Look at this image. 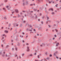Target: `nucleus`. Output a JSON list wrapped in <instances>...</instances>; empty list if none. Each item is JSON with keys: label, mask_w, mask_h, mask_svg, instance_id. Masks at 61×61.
I'll list each match as a JSON object with an SVG mask.
<instances>
[{"label": "nucleus", "mask_w": 61, "mask_h": 61, "mask_svg": "<svg viewBox=\"0 0 61 61\" xmlns=\"http://www.w3.org/2000/svg\"><path fill=\"white\" fill-rule=\"evenodd\" d=\"M45 45H46V44H45V43H42V45L41 44L40 45V46L41 47H42L43 46H45Z\"/></svg>", "instance_id": "nucleus-1"}, {"label": "nucleus", "mask_w": 61, "mask_h": 61, "mask_svg": "<svg viewBox=\"0 0 61 61\" xmlns=\"http://www.w3.org/2000/svg\"><path fill=\"white\" fill-rule=\"evenodd\" d=\"M6 8H8L7 9L8 10H10V8H11V7H10V6H6Z\"/></svg>", "instance_id": "nucleus-2"}, {"label": "nucleus", "mask_w": 61, "mask_h": 61, "mask_svg": "<svg viewBox=\"0 0 61 61\" xmlns=\"http://www.w3.org/2000/svg\"><path fill=\"white\" fill-rule=\"evenodd\" d=\"M15 12L16 13H18L19 12V11H18V10L17 9H16L15 10Z\"/></svg>", "instance_id": "nucleus-3"}, {"label": "nucleus", "mask_w": 61, "mask_h": 61, "mask_svg": "<svg viewBox=\"0 0 61 61\" xmlns=\"http://www.w3.org/2000/svg\"><path fill=\"white\" fill-rule=\"evenodd\" d=\"M27 50L28 51H29V47L28 46H27Z\"/></svg>", "instance_id": "nucleus-4"}, {"label": "nucleus", "mask_w": 61, "mask_h": 61, "mask_svg": "<svg viewBox=\"0 0 61 61\" xmlns=\"http://www.w3.org/2000/svg\"><path fill=\"white\" fill-rule=\"evenodd\" d=\"M2 37H6V36L5 35V34H3Z\"/></svg>", "instance_id": "nucleus-5"}, {"label": "nucleus", "mask_w": 61, "mask_h": 61, "mask_svg": "<svg viewBox=\"0 0 61 61\" xmlns=\"http://www.w3.org/2000/svg\"><path fill=\"white\" fill-rule=\"evenodd\" d=\"M17 47H15V50H16V51H17Z\"/></svg>", "instance_id": "nucleus-6"}, {"label": "nucleus", "mask_w": 61, "mask_h": 61, "mask_svg": "<svg viewBox=\"0 0 61 61\" xmlns=\"http://www.w3.org/2000/svg\"><path fill=\"white\" fill-rule=\"evenodd\" d=\"M52 1H49V4H51V3H52Z\"/></svg>", "instance_id": "nucleus-7"}, {"label": "nucleus", "mask_w": 61, "mask_h": 61, "mask_svg": "<svg viewBox=\"0 0 61 61\" xmlns=\"http://www.w3.org/2000/svg\"><path fill=\"white\" fill-rule=\"evenodd\" d=\"M49 10H51V11H53V9H49Z\"/></svg>", "instance_id": "nucleus-8"}, {"label": "nucleus", "mask_w": 61, "mask_h": 61, "mask_svg": "<svg viewBox=\"0 0 61 61\" xmlns=\"http://www.w3.org/2000/svg\"><path fill=\"white\" fill-rule=\"evenodd\" d=\"M5 32V33H8V31H7L6 30H5V31H4Z\"/></svg>", "instance_id": "nucleus-9"}, {"label": "nucleus", "mask_w": 61, "mask_h": 61, "mask_svg": "<svg viewBox=\"0 0 61 61\" xmlns=\"http://www.w3.org/2000/svg\"><path fill=\"white\" fill-rule=\"evenodd\" d=\"M25 4L26 5H28V1H26L25 2Z\"/></svg>", "instance_id": "nucleus-10"}, {"label": "nucleus", "mask_w": 61, "mask_h": 61, "mask_svg": "<svg viewBox=\"0 0 61 61\" xmlns=\"http://www.w3.org/2000/svg\"><path fill=\"white\" fill-rule=\"evenodd\" d=\"M4 19H5V20H6V19H7L6 18V16L5 17H4Z\"/></svg>", "instance_id": "nucleus-11"}, {"label": "nucleus", "mask_w": 61, "mask_h": 61, "mask_svg": "<svg viewBox=\"0 0 61 61\" xmlns=\"http://www.w3.org/2000/svg\"><path fill=\"white\" fill-rule=\"evenodd\" d=\"M58 45H59V43H56V46H58Z\"/></svg>", "instance_id": "nucleus-12"}, {"label": "nucleus", "mask_w": 61, "mask_h": 61, "mask_svg": "<svg viewBox=\"0 0 61 61\" xmlns=\"http://www.w3.org/2000/svg\"><path fill=\"white\" fill-rule=\"evenodd\" d=\"M32 29H31V30H29V31H31L30 33H31L32 32L31 31H32Z\"/></svg>", "instance_id": "nucleus-13"}, {"label": "nucleus", "mask_w": 61, "mask_h": 61, "mask_svg": "<svg viewBox=\"0 0 61 61\" xmlns=\"http://www.w3.org/2000/svg\"><path fill=\"white\" fill-rule=\"evenodd\" d=\"M29 56H31V57L33 56V55H32V54H30L29 55Z\"/></svg>", "instance_id": "nucleus-14"}, {"label": "nucleus", "mask_w": 61, "mask_h": 61, "mask_svg": "<svg viewBox=\"0 0 61 61\" xmlns=\"http://www.w3.org/2000/svg\"><path fill=\"white\" fill-rule=\"evenodd\" d=\"M37 15H36L35 17V18H36V19H37Z\"/></svg>", "instance_id": "nucleus-15"}, {"label": "nucleus", "mask_w": 61, "mask_h": 61, "mask_svg": "<svg viewBox=\"0 0 61 61\" xmlns=\"http://www.w3.org/2000/svg\"><path fill=\"white\" fill-rule=\"evenodd\" d=\"M22 56H25V54L24 53H23L22 54Z\"/></svg>", "instance_id": "nucleus-16"}, {"label": "nucleus", "mask_w": 61, "mask_h": 61, "mask_svg": "<svg viewBox=\"0 0 61 61\" xmlns=\"http://www.w3.org/2000/svg\"><path fill=\"white\" fill-rule=\"evenodd\" d=\"M25 3H23V5H25Z\"/></svg>", "instance_id": "nucleus-17"}, {"label": "nucleus", "mask_w": 61, "mask_h": 61, "mask_svg": "<svg viewBox=\"0 0 61 61\" xmlns=\"http://www.w3.org/2000/svg\"><path fill=\"white\" fill-rule=\"evenodd\" d=\"M39 29H42V28H41V27H40L39 28Z\"/></svg>", "instance_id": "nucleus-18"}, {"label": "nucleus", "mask_w": 61, "mask_h": 61, "mask_svg": "<svg viewBox=\"0 0 61 61\" xmlns=\"http://www.w3.org/2000/svg\"><path fill=\"white\" fill-rule=\"evenodd\" d=\"M0 55H2V52H0Z\"/></svg>", "instance_id": "nucleus-19"}, {"label": "nucleus", "mask_w": 61, "mask_h": 61, "mask_svg": "<svg viewBox=\"0 0 61 61\" xmlns=\"http://www.w3.org/2000/svg\"><path fill=\"white\" fill-rule=\"evenodd\" d=\"M46 59H47V60H49V59H50V58H47Z\"/></svg>", "instance_id": "nucleus-20"}, {"label": "nucleus", "mask_w": 61, "mask_h": 61, "mask_svg": "<svg viewBox=\"0 0 61 61\" xmlns=\"http://www.w3.org/2000/svg\"><path fill=\"white\" fill-rule=\"evenodd\" d=\"M57 6H58V4H56V7H57Z\"/></svg>", "instance_id": "nucleus-21"}, {"label": "nucleus", "mask_w": 61, "mask_h": 61, "mask_svg": "<svg viewBox=\"0 0 61 61\" xmlns=\"http://www.w3.org/2000/svg\"><path fill=\"white\" fill-rule=\"evenodd\" d=\"M54 14H55V13H54V12H52V13H51V14L52 15H54Z\"/></svg>", "instance_id": "nucleus-22"}, {"label": "nucleus", "mask_w": 61, "mask_h": 61, "mask_svg": "<svg viewBox=\"0 0 61 61\" xmlns=\"http://www.w3.org/2000/svg\"><path fill=\"white\" fill-rule=\"evenodd\" d=\"M26 44L27 46H28V45H29V44L28 43H26Z\"/></svg>", "instance_id": "nucleus-23"}, {"label": "nucleus", "mask_w": 61, "mask_h": 61, "mask_svg": "<svg viewBox=\"0 0 61 61\" xmlns=\"http://www.w3.org/2000/svg\"><path fill=\"white\" fill-rule=\"evenodd\" d=\"M18 17H20V15H19V14H18Z\"/></svg>", "instance_id": "nucleus-24"}, {"label": "nucleus", "mask_w": 61, "mask_h": 61, "mask_svg": "<svg viewBox=\"0 0 61 61\" xmlns=\"http://www.w3.org/2000/svg\"><path fill=\"white\" fill-rule=\"evenodd\" d=\"M4 2H7V0H5L4 1Z\"/></svg>", "instance_id": "nucleus-25"}, {"label": "nucleus", "mask_w": 61, "mask_h": 61, "mask_svg": "<svg viewBox=\"0 0 61 61\" xmlns=\"http://www.w3.org/2000/svg\"><path fill=\"white\" fill-rule=\"evenodd\" d=\"M39 56H40V55H39L38 56V58H39Z\"/></svg>", "instance_id": "nucleus-26"}, {"label": "nucleus", "mask_w": 61, "mask_h": 61, "mask_svg": "<svg viewBox=\"0 0 61 61\" xmlns=\"http://www.w3.org/2000/svg\"><path fill=\"white\" fill-rule=\"evenodd\" d=\"M25 21H24L23 22V23L24 24H25Z\"/></svg>", "instance_id": "nucleus-27"}, {"label": "nucleus", "mask_w": 61, "mask_h": 61, "mask_svg": "<svg viewBox=\"0 0 61 61\" xmlns=\"http://www.w3.org/2000/svg\"><path fill=\"white\" fill-rule=\"evenodd\" d=\"M1 46L2 47H3V44H2L1 45Z\"/></svg>", "instance_id": "nucleus-28"}, {"label": "nucleus", "mask_w": 61, "mask_h": 61, "mask_svg": "<svg viewBox=\"0 0 61 61\" xmlns=\"http://www.w3.org/2000/svg\"><path fill=\"white\" fill-rule=\"evenodd\" d=\"M9 46L8 45H7L6 46V48H7L8 47H9Z\"/></svg>", "instance_id": "nucleus-29"}, {"label": "nucleus", "mask_w": 61, "mask_h": 61, "mask_svg": "<svg viewBox=\"0 0 61 61\" xmlns=\"http://www.w3.org/2000/svg\"><path fill=\"white\" fill-rule=\"evenodd\" d=\"M55 30H56V32H57V30H56V29H55Z\"/></svg>", "instance_id": "nucleus-30"}, {"label": "nucleus", "mask_w": 61, "mask_h": 61, "mask_svg": "<svg viewBox=\"0 0 61 61\" xmlns=\"http://www.w3.org/2000/svg\"><path fill=\"white\" fill-rule=\"evenodd\" d=\"M49 56H50V57H51V56H52V55H51V54Z\"/></svg>", "instance_id": "nucleus-31"}, {"label": "nucleus", "mask_w": 61, "mask_h": 61, "mask_svg": "<svg viewBox=\"0 0 61 61\" xmlns=\"http://www.w3.org/2000/svg\"><path fill=\"white\" fill-rule=\"evenodd\" d=\"M11 25V24H9V25H8V26H10V25Z\"/></svg>", "instance_id": "nucleus-32"}, {"label": "nucleus", "mask_w": 61, "mask_h": 61, "mask_svg": "<svg viewBox=\"0 0 61 61\" xmlns=\"http://www.w3.org/2000/svg\"><path fill=\"white\" fill-rule=\"evenodd\" d=\"M54 56H56V53H54Z\"/></svg>", "instance_id": "nucleus-33"}, {"label": "nucleus", "mask_w": 61, "mask_h": 61, "mask_svg": "<svg viewBox=\"0 0 61 61\" xmlns=\"http://www.w3.org/2000/svg\"><path fill=\"white\" fill-rule=\"evenodd\" d=\"M16 26H18V24H16Z\"/></svg>", "instance_id": "nucleus-34"}, {"label": "nucleus", "mask_w": 61, "mask_h": 61, "mask_svg": "<svg viewBox=\"0 0 61 61\" xmlns=\"http://www.w3.org/2000/svg\"><path fill=\"white\" fill-rule=\"evenodd\" d=\"M27 36H28L27 35V36H26L25 37V38H27Z\"/></svg>", "instance_id": "nucleus-35"}, {"label": "nucleus", "mask_w": 61, "mask_h": 61, "mask_svg": "<svg viewBox=\"0 0 61 61\" xmlns=\"http://www.w3.org/2000/svg\"><path fill=\"white\" fill-rule=\"evenodd\" d=\"M42 15V14H41V13H40V16H41V15Z\"/></svg>", "instance_id": "nucleus-36"}, {"label": "nucleus", "mask_w": 61, "mask_h": 61, "mask_svg": "<svg viewBox=\"0 0 61 61\" xmlns=\"http://www.w3.org/2000/svg\"><path fill=\"white\" fill-rule=\"evenodd\" d=\"M12 50L13 51V50H14V48H12Z\"/></svg>", "instance_id": "nucleus-37"}, {"label": "nucleus", "mask_w": 61, "mask_h": 61, "mask_svg": "<svg viewBox=\"0 0 61 61\" xmlns=\"http://www.w3.org/2000/svg\"><path fill=\"white\" fill-rule=\"evenodd\" d=\"M16 17H17L16 16H13L14 18H16Z\"/></svg>", "instance_id": "nucleus-38"}, {"label": "nucleus", "mask_w": 61, "mask_h": 61, "mask_svg": "<svg viewBox=\"0 0 61 61\" xmlns=\"http://www.w3.org/2000/svg\"><path fill=\"white\" fill-rule=\"evenodd\" d=\"M3 4H1L0 5V6H2V5Z\"/></svg>", "instance_id": "nucleus-39"}, {"label": "nucleus", "mask_w": 61, "mask_h": 61, "mask_svg": "<svg viewBox=\"0 0 61 61\" xmlns=\"http://www.w3.org/2000/svg\"><path fill=\"white\" fill-rule=\"evenodd\" d=\"M56 58H57V59H58V57L57 56H56Z\"/></svg>", "instance_id": "nucleus-40"}, {"label": "nucleus", "mask_w": 61, "mask_h": 61, "mask_svg": "<svg viewBox=\"0 0 61 61\" xmlns=\"http://www.w3.org/2000/svg\"><path fill=\"white\" fill-rule=\"evenodd\" d=\"M17 55L16 54H15V56H17Z\"/></svg>", "instance_id": "nucleus-41"}, {"label": "nucleus", "mask_w": 61, "mask_h": 61, "mask_svg": "<svg viewBox=\"0 0 61 61\" xmlns=\"http://www.w3.org/2000/svg\"><path fill=\"white\" fill-rule=\"evenodd\" d=\"M54 36L55 37H56V35H55Z\"/></svg>", "instance_id": "nucleus-42"}, {"label": "nucleus", "mask_w": 61, "mask_h": 61, "mask_svg": "<svg viewBox=\"0 0 61 61\" xmlns=\"http://www.w3.org/2000/svg\"><path fill=\"white\" fill-rule=\"evenodd\" d=\"M19 59H21V57L20 56L19 58Z\"/></svg>", "instance_id": "nucleus-43"}, {"label": "nucleus", "mask_w": 61, "mask_h": 61, "mask_svg": "<svg viewBox=\"0 0 61 61\" xmlns=\"http://www.w3.org/2000/svg\"><path fill=\"white\" fill-rule=\"evenodd\" d=\"M22 43H25V41L24 40L22 41Z\"/></svg>", "instance_id": "nucleus-44"}, {"label": "nucleus", "mask_w": 61, "mask_h": 61, "mask_svg": "<svg viewBox=\"0 0 61 61\" xmlns=\"http://www.w3.org/2000/svg\"><path fill=\"white\" fill-rule=\"evenodd\" d=\"M5 8H3V10H5Z\"/></svg>", "instance_id": "nucleus-45"}, {"label": "nucleus", "mask_w": 61, "mask_h": 61, "mask_svg": "<svg viewBox=\"0 0 61 61\" xmlns=\"http://www.w3.org/2000/svg\"><path fill=\"white\" fill-rule=\"evenodd\" d=\"M47 20H48V19H49V17H47Z\"/></svg>", "instance_id": "nucleus-46"}, {"label": "nucleus", "mask_w": 61, "mask_h": 61, "mask_svg": "<svg viewBox=\"0 0 61 61\" xmlns=\"http://www.w3.org/2000/svg\"><path fill=\"white\" fill-rule=\"evenodd\" d=\"M41 24H43V21H41Z\"/></svg>", "instance_id": "nucleus-47"}, {"label": "nucleus", "mask_w": 61, "mask_h": 61, "mask_svg": "<svg viewBox=\"0 0 61 61\" xmlns=\"http://www.w3.org/2000/svg\"><path fill=\"white\" fill-rule=\"evenodd\" d=\"M25 1V0H22V1L23 2H24Z\"/></svg>", "instance_id": "nucleus-48"}, {"label": "nucleus", "mask_w": 61, "mask_h": 61, "mask_svg": "<svg viewBox=\"0 0 61 61\" xmlns=\"http://www.w3.org/2000/svg\"><path fill=\"white\" fill-rule=\"evenodd\" d=\"M14 41L13 40H11V42H13Z\"/></svg>", "instance_id": "nucleus-49"}, {"label": "nucleus", "mask_w": 61, "mask_h": 61, "mask_svg": "<svg viewBox=\"0 0 61 61\" xmlns=\"http://www.w3.org/2000/svg\"><path fill=\"white\" fill-rule=\"evenodd\" d=\"M47 23H48V21H47L46 22V24H47Z\"/></svg>", "instance_id": "nucleus-50"}, {"label": "nucleus", "mask_w": 61, "mask_h": 61, "mask_svg": "<svg viewBox=\"0 0 61 61\" xmlns=\"http://www.w3.org/2000/svg\"><path fill=\"white\" fill-rule=\"evenodd\" d=\"M25 17H26V14H25Z\"/></svg>", "instance_id": "nucleus-51"}, {"label": "nucleus", "mask_w": 61, "mask_h": 61, "mask_svg": "<svg viewBox=\"0 0 61 61\" xmlns=\"http://www.w3.org/2000/svg\"><path fill=\"white\" fill-rule=\"evenodd\" d=\"M8 29H9V30H10V29L9 27L8 28Z\"/></svg>", "instance_id": "nucleus-52"}, {"label": "nucleus", "mask_w": 61, "mask_h": 61, "mask_svg": "<svg viewBox=\"0 0 61 61\" xmlns=\"http://www.w3.org/2000/svg\"><path fill=\"white\" fill-rule=\"evenodd\" d=\"M2 56H5V55H4V54H3L2 55Z\"/></svg>", "instance_id": "nucleus-53"}, {"label": "nucleus", "mask_w": 61, "mask_h": 61, "mask_svg": "<svg viewBox=\"0 0 61 61\" xmlns=\"http://www.w3.org/2000/svg\"><path fill=\"white\" fill-rule=\"evenodd\" d=\"M37 50H35V52H37Z\"/></svg>", "instance_id": "nucleus-54"}, {"label": "nucleus", "mask_w": 61, "mask_h": 61, "mask_svg": "<svg viewBox=\"0 0 61 61\" xmlns=\"http://www.w3.org/2000/svg\"><path fill=\"white\" fill-rule=\"evenodd\" d=\"M33 11H30V12H31V13H33Z\"/></svg>", "instance_id": "nucleus-55"}, {"label": "nucleus", "mask_w": 61, "mask_h": 61, "mask_svg": "<svg viewBox=\"0 0 61 61\" xmlns=\"http://www.w3.org/2000/svg\"><path fill=\"white\" fill-rule=\"evenodd\" d=\"M34 31H36V30L35 29H34Z\"/></svg>", "instance_id": "nucleus-56"}, {"label": "nucleus", "mask_w": 61, "mask_h": 61, "mask_svg": "<svg viewBox=\"0 0 61 61\" xmlns=\"http://www.w3.org/2000/svg\"><path fill=\"white\" fill-rule=\"evenodd\" d=\"M45 54H46V55H47V52Z\"/></svg>", "instance_id": "nucleus-57"}, {"label": "nucleus", "mask_w": 61, "mask_h": 61, "mask_svg": "<svg viewBox=\"0 0 61 61\" xmlns=\"http://www.w3.org/2000/svg\"><path fill=\"white\" fill-rule=\"evenodd\" d=\"M59 9L60 10H61V7H60V8H59Z\"/></svg>", "instance_id": "nucleus-58"}, {"label": "nucleus", "mask_w": 61, "mask_h": 61, "mask_svg": "<svg viewBox=\"0 0 61 61\" xmlns=\"http://www.w3.org/2000/svg\"><path fill=\"white\" fill-rule=\"evenodd\" d=\"M35 60V61H38V60Z\"/></svg>", "instance_id": "nucleus-59"}, {"label": "nucleus", "mask_w": 61, "mask_h": 61, "mask_svg": "<svg viewBox=\"0 0 61 61\" xmlns=\"http://www.w3.org/2000/svg\"><path fill=\"white\" fill-rule=\"evenodd\" d=\"M12 14H13L14 13V12L13 11L12 12Z\"/></svg>", "instance_id": "nucleus-60"}, {"label": "nucleus", "mask_w": 61, "mask_h": 61, "mask_svg": "<svg viewBox=\"0 0 61 61\" xmlns=\"http://www.w3.org/2000/svg\"><path fill=\"white\" fill-rule=\"evenodd\" d=\"M52 39L53 40H54V39H55V38H53Z\"/></svg>", "instance_id": "nucleus-61"}, {"label": "nucleus", "mask_w": 61, "mask_h": 61, "mask_svg": "<svg viewBox=\"0 0 61 61\" xmlns=\"http://www.w3.org/2000/svg\"><path fill=\"white\" fill-rule=\"evenodd\" d=\"M37 36H39V34H37Z\"/></svg>", "instance_id": "nucleus-62"}, {"label": "nucleus", "mask_w": 61, "mask_h": 61, "mask_svg": "<svg viewBox=\"0 0 61 61\" xmlns=\"http://www.w3.org/2000/svg\"><path fill=\"white\" fill-rule=\"evenodd\" d=\"M12 30V28H11L10 29V30H11V31Z\"/></svg>", "instance_id": "nucleus-63"}, {"label": "nucleus", "mask_w": 61, "mask_h": 61, "mask_svg": "<svg viewBox=\"0 0 61 61\" xmlns=\"http://www.w3.org/2000/svg\"><path fill=\"white\" fill-rule=\"evenodd\" d=\"M30 27H32V26L31 25H30Z\"/></svg>", "instance_id": "nucleus-64"}]
</instances>
